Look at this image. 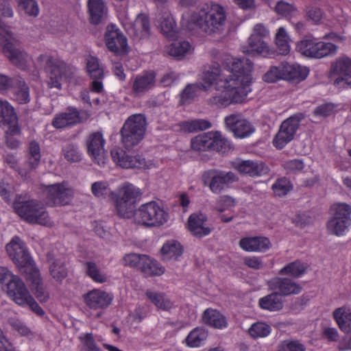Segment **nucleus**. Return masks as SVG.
<instances>
[{"label":"nucleus","mask_w":351,"mask_h":351,"mask_svg":"<svg viewBox=\"0 0 351 351\" xmlns=\"http://www.w3.org/2000/svg\"><path fill=\"white\" fill-rule=\"evenodd\" d=\"M222 66L231 73L224 79L231 104L243 102L247 95L246 86L252 80L253 63L247 58L226 56L223 60Z\"/></svg>","instance_id":"f257e3e1"},{"label":"nucleus","mask_w":351,"mask_h":351,"mask_svg":"<svg viewBox=\"0 0 351 351\" xmlns=\"http://www.w3.org/2000/svg\"><path fill=\"white\" fill-rule=\"evenodd\" d=\"M226 14L219 5H204L191 16V21L207 34H220L224 29Z\"/></svg>","instance_id":"f03ea898"},{"label":"nucleus","mask_w":351,"mask_h":351,"mask_svg":"<svg viewBox=\"0 0 351 351\" xmlns=\"http://www.w3.org/2000/svg\"><path fill=\"white\" fill-rule=\"evenodd\" d=\"M16 213L29 223L48 226L50 218L44 205L36 199H19L13 204Z\"/></svg>","instance_id":"7ed1b4c3"},{"label":"nucleus","mask_w":351,"mask_h":351,"mask_svg":"<svg viewBox=\"0 0 351 351\" xmlns=\"http://www.w3.org/2000/svg\"><path fill=\"white\" fill-rule=\"evenodd\" d=\"M147 128L145 115L135 114L130 116L122 126L121 141L126 149H132L137 145L144 138Z\"/></svg>","instance_id":"20e7f679"},{"label":"nucleus","mask_w":351,"mask_h":351,"mask_svg":"<svg viewBox=\"0 0 351 351\" xmlns=\"http://www.w3.org/2000/svg\"><path fill=\"white\" fill-rule=\"evenodd\" d=\"M141 190L130 183H125L119 188L116 196L115 208L117 215L122 218L132 217L136 204L141 199Z\"/></svg>","instance_id":"39448f33"},{"label":"nucleus","mask_w":351,"mask_h":351,"mask_svg":"<svg viewBox=\"0 0 351 351\" xmlns=\"http://www.w3.org/2000/svg\"><path fill=\"white\" fill-rule=\"evenodd\" d=\"M132 216L136 223L145 227H159L169 218V214L154 201L142 204Z\"/></svg>","instance_id":"423d86ee"},{"label":"nucleus","mask_w":351,"mask_h":351,"mask_svg":"<svg viewBox=\"0 0 351 351\" xmlns=\"http://www.w3.org/2000/svg\"><path fill=\"white\" fill-rule=\"evenodd\" d=\"M38 59L46 60L45 71L47 73L46 82L49 88L61 89L63 80L73 77L75 68L64 62L57 61L46 55H40Z\"/></svg>","instance_id":"0eeeda50"},{"label":"nucleus","mask_w":351,"mask_h":351,"mask_svg":"<svg viewBox=\"0 0 351 351\" xmlns=\"http://www.w3.org/2000/svg\"><path fill=\"white\" fill-rule=\"evenodd\" d=\"M339 47L330 42L319 41L316 38H306L299 41L296 49L304 56L321 59L334 56L337 54Z\"/></svg>","instance_id":"6e6552de"},{"label":"nucleus","mask_w":351,"mask_h":351,"mask_svg":"<svg viewBox=\"0 0 351 351\" xmlns=\"http://www.w3.org/2000/svg\"><path fill=\"white\" fill-rule=\"evenodd\" d=\"M6 252L13 263L19 268L28 273L35 269L34 261L25 243L19 237H14L5 246Z\"/></svg>","instance_id":"1a4fd4ad"},{"label":"nucleus","mask_w":351,"mask_h":351,"mask_svg":"<svg viewBox=\"0 0 351 351\" xmlns=\"http://www.w3.org/2000/svg\"><path fill=\"white\" fill-rule=\"evenodd\" d=\"M202 180L204 184L208 186L213 193L219 194L239 179L232 171L210 169L204 172Z\"/></svg>","instance_id":"9d476101"},{"label":"nucleus","mask_w":351,"mask_h":351,"mask_svg":"<svg viewBox=\"0 0 351 351\" xmlns=\"http://www.w3.org/2000/svg\"><path fill=\"white\" fill-rule=\"evenodd\" d=\"M304 117L303 113L298 112L282 121L273 140V144L277 149H282L294 138L299 128L300 123Z\"/></svg>","instance_id":"9b49d317"},{"label":"nucleus","mask_w":351,"mask_h":351,"mask_svg":"<svg viewBox=\"0 0 351 351\" xmlns=\"http://www.w3.org/2000/svg\"><path fill=\"white\" fill-rule=\"evenodd\" d=\"M45 202L48 206H62L70 203L73 197V190L64 183L45 186Z\"/></svg>","instance_id":"f8f14e48"},{"label":"nucleus","mask_w":351,"mask_h":351,"mask_svg":"<svg viewBox=\"0 0 351 351\" xmlns=\"http://www.w3.org/2000/svg\"><path fill=\"white\" fill-rule=\"evenodd\" d=\"M334 85L339 88H351V58L341 56L331 64Z\"/></svg>","instance_id":"ddd939ff"},{"label":"nucleus","mask_w":351,"mask_h":351,"mask_svg":"<svg viewBox=\"0 0 351 351\" xmlns=\"http://www.w3.org/2000/svg\"><path fill=\"white\" fill-rule=\"evenodd\" d=\"M89 117L88 111L69 106L65 112L55 116L52 121V125L57 129L64 128L84 123L88 119Z\"/></svg>","instance_id":"4468645a"},{"label":"nucleus","mask_w":351,"mask_h":351,"mask_svg":"<svg viewBox=\"0 0 351 351\" xmlns=\"http://www.w3.org/2000/svg\"><path fill=\"white\" fill-rule=\"evenodd\" d=\"M105 143L103 134L99 131L89 134L86 140L87 153L99 166L106 164Z\"/></svg>","instance_id":"2eb2a0df"},{"label":"nucleus","mask_w":351,"mask_h":351,"mask_svg":"<svg viewBox=\"0 0 351 351\" xmlns=\"http://www.w3.org/2000/svg\"><path fill=\"white\" fill-rule=\"evenodd\" d=\"M267 286L281 298L299 294L302 289L298 283L287 277H274L267 282Z\"/></svg>","instance_id":"dca6fc26"},{"label":"nucleus","mask_w":351,"mask_h":351,"mask_svg":"<svg viewBox=\"0 0 351 351\" xmlns=\"http://www.w3.org/2000/svg\"><path fill=\"white\" fill-rule=\"evenodd\" d=\"M105 40L108 49L114 53L122 55L128 53L127 38L115 25L107 27Z\"/></svg>","instance_id":"f3484780"},{"label":"nucleus","mask_w":351,"mask_h":351,"mask_svg":"<svg viewBox=\"0 0 351 351\" xmlns=\"http://www.w3.org/2000/svg\"><path fill=\"white\" fill-rule=\"evenodd\" d=\"M110 154L113 161L122 168H141L145 164V159L141 156L129 155L119 147H113L110 151Z\"/></svg>","instance_id":"a211bd4d"},{"label":"nucleus","mask_w":351,"mask_h":351,"mask_svg":"<svg viewBox=\"0 0 351 351\" xmlns=\"http://www.w3.org/2000/svg\"><path fill=\"white\" fill-rule=\"evenodd\" d=\"M208 218L201 213H192L187 221V228L191 234L198 239L210 234L213 228L207 226Z\"/></svg>","instance_id":"6ab92c4d"},{"label":"nucleus","mask_w":351,"mask_h":351,"mask_svg":"<svg viewBox=\"0 0 351 351\" xmlns=\"http://www.w3.org/2000/svg\"><path fill=\"white\" fill-rule=\"evenodd\" d=\"M0 123L8 126L7 133L19 134L18 117L14 108L6 100L0 99Z\"/></svg>","instance_id":"aec40b11"},{"label":"nucleus","mask_w":351,"mask_h":351,"mask_svg":"<svg viewBox=\"0 0 351 351\" xmlns=\"http://www.w3.org/2000/svg\"><path fill=\"white\" fill-rule=\"evenodd\" d=\"M226 127L238 138H245L254 132L253 125L246 119H239L237 114H230L225 118Z\"/></svg>","instance_id":"412c9836"},{"label":"nucleus","mask_w":351,"mask_h":351,"mask_svg":"<svg viewBox=\"0 0 351 351\" xmlns=\"http://www.w3.org/2000/svg\"><path fill=\"white\" fill-rule=\"evenodd\" d=\"M234 167L241 174L253 178L267 175L269 171L267 165L257 160H243L235 163Z\"/></svg>","instance_id":"4be33fe9"},{"label":"nucleus","mask_w":351,"mask_h":351,"mask_svg":"<svg viewBox=\"0 0 351 351\" xmlns=\"http://www.w3.org/2000/svg\"><path fill=\"white\" fill-rule=\"evenodd\" d=\"M156 76L153 71H145L137 75L132 82V93L136 96H141L152 89L155 86Z\"/></svg>","instance_id":"5701e85b"},{"label":"nucleus","mask_w":351,"mask_h":351,"mask_svg":"<svg viewBox=\"0 0 351 351\" xmlns=\"http://www.w3.org/2000/svg\"><path fill=\"white\" fill-rule=\"evenodd\" d=\"M3 51L9 60L22 70L27 67V54L16 44L8 41L3 46Z\"/></svg>","instance_id":"b1692460"},{"label":"nucleus","mask_w":351,"mask_h":351,"mask_svg":"<svg viewBox=\"0 0 351 351\" xmlns=\"http://www.w3.org/2000/svg\"><path fill=\"white\" fill-rule=\"evenodd\" d=\"M84 299L90 308L96 310L108 306L112 300V296L104 291L93 289L84 294Z\"/></svg>","instance_id":"393cba45"},{"label":"nucleus","mask_w":351,"mask_h":351,"mask_svg":"<svg viewBox=\"0 0 351 351\" xmlns=\"http://www.w3.org/2000/svg\"><path fill=\"white\" fill-rule=\"evenodd\" d=\"M12 300L20 306H24L27 297L30 294L23 280L18 276L3 289Z\"/></svg>","instance_id":"a878e982"},{"label":"nucleus","mask_w":351,"mask_h":351,"mask_svg":"<svg viewBox=\"0 0 351 351\" xmlns=\"http://www.w3.org/2000/svg\"><path fill=\"white\" fill-rule=\"evenodd\" d=\"M156 21L161 32L167 38L174 39L177 37L176 24L171 13L165 8L161 9L156 16Z\"/></svg>","instance_id":"bb28decb"},{"label":"nucleus","mask_w":351,"mask_h":351,"mask_svg":"<svg viewBox=\"0 0 351 351\" xmlns=\"http://www.w3.org/2000/svg\"><path fill=\"white\" fill-rule=\"evenodd\" d=\"M240 247L248 252H265L271 247L268 238L264 237H246L239 241Z\"/></svg>","instance_id":"cd10ccee"},{"label":"nucleus","mask_w":351,"mask_h":351,"mask_svg":"<svg viewBox=\"0 0 351 351\" xmlns=\"http://www.w3.org/2000/svg\"><path fill=\"white\" fill-rule=\"evenodd\" d=\"M27 274V280L31 282V289L36 298L40 302H47L49 294L44 288L39 270L37 268L32 269V271Z\"/></svg>","instance_id":"c85d7f7f"},{"label":"nucleus","mask_w":351,"mask_h":351,"mask_svg":"<svg viewBox=\"0 0 351 351\" xmlns=\"http://www.w3.org/2000/svg\"><path fill=\"white\" fill-rule=\"evenodd\" d=\"M283 80L298 83L304 80L308 74L306 67L298 64L282 63Z\"/></svg>","instance_id":"c756f323"},{"label":"nucleus","mask_w":351,"mask_h":351,"mask_svg":"<svg viewBox=\"0 0 351 351\" xmlns=\"http://www.w3.org/2000/svg\"><path fill=\"white\" fill-rule=\"evenodd\" d=\"M88 8L91 23L97 25L105 20L107 8L102 0H88Z\"/></svg>","instance_id":"7c9ffc66"},{"label":"nucleus","mask_w":351,"mask_h":351,"mask_svg":"<svg viewBox=\"0 0 351 351\" xmlns=\"http://www.w3.org/2000/svg\"><path fill=\"white\" fill-rule=\"evenodd\" d=\"M242 51L245 53L251 55H266L269 52V47L265 39L258 37L252 38L250 36L247 45L243 46Z\"/></svg>","instance_id":"2f4dec72"},{"label":"nucleus","mask_w":351,"mask_h":351,"mask_svg":"<svg viewBox=\"0 0 351 351\" xmlns=\"http://www.w3.org/2000/svg\"><path fill=\"white\" fill-rule=\"evenodd\" d=\"M259 306L270 312L278 311L283 308V300L275 291L261 298L258 300Z\"/></svg>","instance_id":"473e14b6"},{"label":"nucleus","mask_w":351,"mask_h":351,"mask_svg":"<svg viewBox=\"0 0 351 351\" xmlns=\"http://www.w3.org/2000/svg\"><path fill=\"white\" fill-rule=\"evenodd\" d=\"M204 324L215 328H223L227 326L226 317L218 311L212 308L206 309L202 315Z\"/></svg>","instance_id":"72a5a7b5"},{"label":"nucleus","mask_w":351,"mask_h":351,"mask_svg":"<svg viewBox=\"0 0 351 351\" xmlns=\"http://www.w3.org/2000/svg\"><path fill=\"white\" fill-rule=\"evenodd\" d=\"M12 98L19 104H26L30 101L29 87L20 77L12 90Z\"/></svg>","instance_id":"f704fd0d"},{"label":"nucleus","mask_w":351,"mask_h":351,"mask_svg":"<svg viewBox=\"0 0 351 351\" xmlns=\"http://www.w3.org/2000/svg\"><path fill=\"white\" fill-rule=\"evenodd\" d=\"M40 157L39 144L35 141H31L29 144L27 160L25 162L26 171L35 169L40 163Z\"/></svg>","instance_id":"c9c22d12"},{"label":"nucleus","mask_w":351,"mask_h":351,"mask_svg":"<svg viewBox=\"0 0 351 351\" xmlns=\"http://www.w3.org/2000/svg\"><path fill=\"white\" fill-rule=\"evenodd\" d=\"M308 265L301 261L296 260L286 265L279 271L278 274L281 276H290L293 278H298L306 273Z\"/></svg>","instance_id":"e433bc0d"},{"label":"nucleus","mask_w":351,"mask_h":351,"mask_svg":"<svg viewBox=\"0 0 351 351\" xmlns=\"http://www.w3.org/2000/svg\"><path fill=\"white\" fill-rule=\"evenodd\" d=\"M180 130L184 132H196L211 128V123L206 119H197L180 122Z\"/></svg>","instance_id":"4c0bfd02"},{"label":"nucleus","mask_w":351,"mask_h":351,"mask_svg":"<svg viewBox=\"0 0 351 351\" xmlns=\"http://www.w3.org/2000/svg\"><path fill=\"white\" fill-rule=\"evenodd\" d=\"M161 252L164 260H176L182 254L183 247L177 241L171 240L163 245Z\"/></svg>","instance_id":"58836bf2"},{"label":"nucleus","mask_w":351,"mask_h":351,"mask_svg":"<svg viewBox=\"0 0 351 351\" xmlns=\"http://www.w3.org/2000/svg\"><path fill=\"white\" fill-rule=\"evenodd\" d=\"M333 317L340 329L344 332H351V313L341 307L335 309Z\"/></svg>","instance_id":"ea45409f"},{"label":"nucleus","mask_w":351,"mask_h":351,"mask_svg":"<svg viewBox=\"0 0 351 351\" xmlns=\"http://www.w3.org/2000/svg\"><path fill=\"white\" fill-rule=\"evenodd\" d=\"M141 271L147 276H160L165 272V268L155 260L145 256Z\"/></svg>","instance_id":"a19ab883"},{"label":"nucleus","mask_w":351,"mask_h":351,"mask_svg":"<svg viewBox=\"0 0 351 351\" xmlns=\"http://www.w3.org/2000/svg\"><path fill=\"white\" fill-rule=\"evenodd\" d=\"M207 337L208 334L204 328L197 327L189 332L185 341L189 347L196 348L200 346Z\"/></svg>","instance_id":"79ce46f5"},{"label":"nucleus","mask_w":351,"mask_h":351,"mask_svg":"<svg viewBox=\"0 0 351 351\" xmlns=\"http://www.w3.org/2000/svg\"><path fill=\"white\" fill-rule=\"evenodd\" d=\"M191 51L189 42L186 40H176L172 43L169 47V54L171 56L180 59Z\"/></svg>","instance_id":"37998d69"},{"label":"nucleus","mask_w":351,"mask_h":351,"mask_svg":"<svg viewBox=\"0 0 351 351\" xmlns=\"http://www.w3.org/2000/svg\"><path fill=\"white\" fill-rule=\"evenodd\" d=\"M145 294L149 300H150V301L158 308L162 310H169L173 306V303L162 293L153 292L152 291L147 290Z\"/></svg>","instance_id":"c03bdc74"},{"label":"nucleus","mask_w":351,"mask_h":351,"mask_svg":"<svg viewBox=\"0 0 351 351\" xmlns=\"http://www.w3.org/2000/svg\"><path fill=\"white\" fill-rule=\"evenodd\" d=\"M350 224L351 221H350L331 217L327 223V228L330 233L340 236L345 233Z\"/></svg>","instance_id":"a18cd8bd"},{"label":"nucleus","mask_w":351,"mask_h":351,"mask_svg":"<svg viewBox=\"0 0 351 351\" xmlns=\"http://www.w3.org/2000/svg\"><path fill=\"white\" fill-rule=\"evenodd\" d=\"M86 71L92 79L101 80L104 77V70L100 66L99 60L90 56L86 59Z\"/></svg>","instance_id":"49530a36"},{"label":"nucleus","mask_w":351,"mask_h":351,"mask_svg":"<svg viewBox=\"0 0 351 351\" xmlns=\"http://www.w3.org/2000/svg\"><path fill=\"white\" fill-rule=\"evenodd\" d=\"M289 37L283 27H280L276 34V44L278 53L281 55H287L290 51Z\"/></svg>","instance_id":"de8ad7c7"},{"label":"nucleus","mask_w":351,"mask_h":351,"mask_svg":"<svg viewBox=\"0 0 351 351\" xmlns=\"http://www.w3.org/2000/svg\"><path fill=\"white\" fill-rule=\"evenodd\" d=\"M191 147L195 151H210L212 141L210 132L196 136L191 139Z\"/></svg>","instance_id":"09e8293b"},{"label":"nucleus","mask_w":351,"mask_h":351,"mask_svg":"<svg viewBox=\"0 0 351 351\" xmlns=\"http://www.w3.org/2000/svg\"><path fill=\"white\" fill-rule=\"evenodd\" d=\"M51 276L56 281L61 282L67 276V269L60 259H54L49 266Z\"/></svg>","instance_id":"8fccbe9b"},{"label":"nucleus","mask_w":351,"mask_h":351,"mask_svg":"<svg viewBox=\"0 0 351 351\" xmlns=\"http://www.w3.org/2000/svg\"><path fill=\"white\" fill-rule=\"evenodd\" d=\"M271 326L261 322L253 324L248 329L249 335L254 339L266 337L271 333Z\"/></svg>","instance_id":"3c124183"},{"label":"nucleus","mask_w":351,"mask_h":351,"mask_svg":"<svg viewBox=\"0 0 351 351\" xmlns=\"http://www.w3.org/2000/svg\"><path fill=\"white\" fill-rule=\"evenodd\" d=\"M210 136L212 141L210 151L225 152L227 148L229 147V142L222 136L220 132H210Z\"/></svg>","instance_id":"603ef678"},{"label":"nucleus","mask_w":351,"mask_h":351,"mask_svg":"<svg viewBox=\"0 0 351 351\" xmlns=\"http://www.w3.org/2000/svg\"><path fill=\"white\" fill-rule=\"evenodd\" d=\"M85 265L86 274L95 282L102 283L107 280L106 275L99 269L95 262L88 261Z\"/></svg>","instance_id":"864d4df0"},{"label":"nucleus","mask_w":351,"mask_h":351,"mask_svg":"<svg viewBox=\"0 0 351 351\" xmlns=\"http://www.w3.org/2000/svg\"><path fill=\"white\" fill-rule=\"evenodd\" d=\"M62 153L64 158L70 162H77L82 160V154L76 144H66L62 148Z\"/></svg>","instance_id":"5fc2aeb1"},{"label":"nucleus","mask_w":351,"mask_h":351,"mask_svg":"<svg viewBox=\"0 0 351 351\" xmlns=\"http://www.w3.org/2000/svg\"><path fill=\"white\" fill-rule=\"evenodd\" d=\"M332 217L351 221V206L346 203H337L331 206Z\"/></svg>","instance_id":"6e6d98bb"},{"label":"nucleus","mask_w":351,"mask_h":351,"mask_svg":"<svg viewBox=\"0 0 351 351\" xmlns=\"http://www.w3.org/2000/svg\"><path fill=\"white\" fill-rule=\"evenodd\" d=\"M304 12L305 18L307 21H311L315 25H318L321 23L324 12L317 5L313 4L306 5Z\"/></svg>","instance_id":"4d7b16f0"},{"label":"nucleus","mask_w":351,"mask_h":351,"mask_svg":"<svg viewBox=\"0 0 351 351\" xmlns=\"http://www.w3.org/2000/svg\"><path fill=\"white\" fill-rule=\"evenodd\" d=\"M292 188L291 182L286 178L278 179L272 186L274 193L279 197L286 195Z\"/></svg>","instance_id":"13d9d810"},{"label":"nucleus","mask_w":351,"mask_h":351,"mask_svg":"<svg viewBox=\"0 0 351 351\" xmlns=\"http://www.w3.org/2000/svg\"><path fill=\"white\" fill-rule=\"evenodd\" d=\"M92 193L97 197L106 198L108 195H114L106 182H95L91 186Z\"/></svg>","instance_id":"bf43d9fd"},{"label":"nucleus","mask_w":351,"mask_h":351,"mask_svg":"<svg viewBox=\"0 0 351 351\" xmlns=\"http://www.w3.org/2000/svg\"><path fill=\"white\" fill-rule=\"evenodd\" d=\"M221 70L219 67V65L217 63H214L212 65V68L204 73L203 80L206 84H208V85L214 84L219 79L222 81L223 79L221 78Z\"/></svg>","instance_id":"052dcab7"},{"label":"nucleus","mask_w":351,"mask_h":351,"mask_svg":"<svg viewBox=\"0 0 351 351\" xmlns=\"http://www.w3.org/2000/svg\"><path fill=\"white\" fill-rule=\"evenodd\" d=\"M135 26L140 28L141 35L136 36L139 38H147L149 35V18L143 14H138L136 21H135Z\"/></svg>","instance_id":"680f3d73"},{"label":"nucleus","mask_w":351,"mask_h":351,"mask_svg":"<svg viewBox=\"0 0 351 351\" xmlns=\"http://www.w3.org/2000/svg\"><path fill=\"white\" fill-rule=\"evenodd\" d=\"M19 5L26 14L36 17L39 14V8L36 0H18Z\"/></svg>","instance_id":"e2e57ef3"},{"label":"nucleus","mask_w":351,"mask_h":351,"mask_svg":"<svg viewBox=\"0 0 351 351\" xmlns=\"http://www.w3.org/2000/svg\"><path fill=\"white\" fill-rule=\"evenodd\" d=\"M282 63L279 66H271L269 70L265 73L263 80L267 82H275L280 79L283 80Z\"/></svg>","instance_id":"0e129e2a"},{"label":"nucleus","mask_w":351,"mask_h":351,"mask_svg":"<svg viewBox=\"0 0 351 351\" xmlns=\"http://www.w3.org/2000/svg\"><path fill=\"white\" fill-rule=\"evenodd\" d=\"M224 87L225 90L210 99V102L212 104L216 105L217 107L220 108L226 107L231 104L230 95H228L226 84H224Z\"/></svg>","instance_id":"69168bd1"},{"label":"nucleus","mask_w":351,"mask_h":351,"mask_svg":"<svg viewBox=\"0 0 351 351\" xmlns=\"http://www.w3.org/2000/svg\"><path fill=\"white\" fill-rule=\"evenodd\" d=\"M84 351H95L100 348L95 342L93 333H85L79 337Z\"/></svg>","instance_id":"338daca9"},{"label":"nucleus","mask_w":351,"mask_h":351,"mask_svg":"<svg viewBox=\"0 0 351 351\" xmlns=\"http://www.w3.org/2000/svg\"><path fill=\"white\" fill-rule=\"evenodd\" d=\"M199 90L200 88L198 85L188 84L181 93V100L183 103L190 102L197 95Z\"/></svg>","instance_id":"774afa93"}]
</instances>
